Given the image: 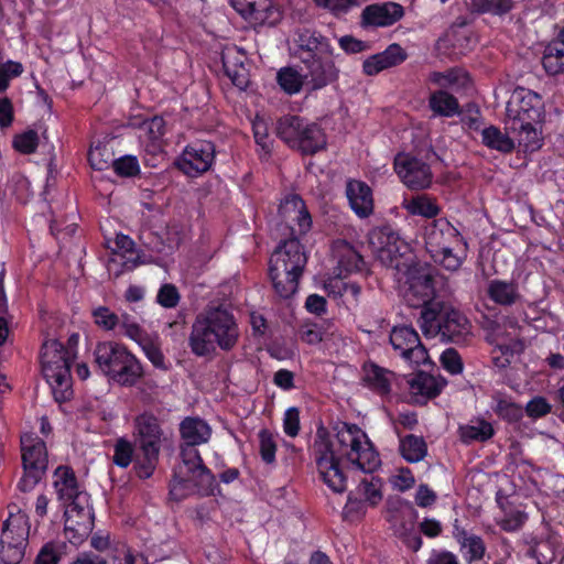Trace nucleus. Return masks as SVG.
Here are the masks:
<instances>
[{
	"mask_svg": "<svg viewBox=\"0 0 564 564\" xmlns=\"http://www.w3.org/2000/svg\"><path fill=\"white\" fill-rule=\"evenodd\" d=\"M240 330L235 315L221 305L207 306L192 324L191 351L197 357L213 354L217 347L229 351L238 343Z\"/></svg>",
	"mask_w": 564,
	"mask_h": 564,
	"instance_id": "nucleus-1",
	"label": "nucleus"
},
{
	"mask_svg": "<svg viewBox=\"0 0 564 564\" xmlns=\"http://www.w3.org/2000/svg\"><path fill=\"white\" fill-rule=\"evenodd\" d=\"M306 262L300 238L288 236L281 240L269 260V276L280 297L290 299L296 293Z\"/></svg>",
	"mask_w": 564,
	"mask_h": 564,
	"instance_id": "nucleus-2",
	"label": "nucleus"
},
{
	"mask_svg": "<svg viewBox=\"0 0 564 564\" xmlns=\"http://www.w3.org/2000/svg\"><path fill=\"white\" fill-rule=\"evenodd\" d=\"M182 463L174 469L170 482V496L181 501L191 495L208 497L218 488L216 477L204 464L197 449L181 447Z\"/></svg>",
	"mask_w": 564,
	"mask_h": 564,
	"instance_id": "nucleus-3",
	"label": "nucleus"
},
{
	"mask_svg": "<svg viewBox=\"0 0 564 564\" xmlns=\"http://www.w3.org/2000/svg\"><path fill=\"white\" fill-rule=\"evenodd\" d=\"M419 324L422 333L444 343L463 344L471 336L469 319L452 305L437 302L421 311Z\"/></svg>",
	"mask_w": 564,
	"mask_h": 564,
	"instance_id": "nucleus-4",
	"label": "nucleus"
},
{
	"mask_svg": "<svg viewBox=\"0 0 564 564\" xmlns=\"http://www.w3.org/2000/svg\"><path fill=\"white\" fill-rule=\"evenodd\" d=\"M74 355L57 339H47L41 349L43 376L52 388L55 401L62 403L70 399L72 375L70 366Z\"/></svg>",
	"mask_w": 564,
	"mask_h": 564,
	"instance_id": "nucleus-5",
	"label": "nucleus"
},
{
	"mask_svg": "<svg viewBox=\"0 0 564 564\" xmlns=\"http://www.w3.org/2000/svg\"><path fill=\"white\" fill-rule=\"evenodd\" d=\"M275 132L289 148L302 155H315L327 148V135L321 124L296 115L279 118Z\"/></svg>",
	"mask_w": 564,
	"mask_h": 564,
	"instance_id": "nucleus-6",
	"label": "nucleus"
},
{
	"mask_svg": "<svg viewBox=\"0 0 564 564\" xmlns=\"http://www.w3.org/2000/svg\"><path fill=\"white\" fill-rule=\"evenodd\" d=\"M94 355L99 370L120 386L132 387L143 376L140 361L122 345L99 343Z\"/></svg>",
	"mask_w": 564,
	"mask_h": 564,
	"instance_id": "nucleus-7",
	"label": "nucleus"
},
{
	"mask_svg": "<svg viewBox=\"0 0 564 564\" xmlns=\"http://www.w3.org/2000/svg\"><path fill=\"white\" fill-rule=\"evenodd\" d=\"M338 452L364 473H373L381 464L367 434L356 424L339 423L335 427Z\"/></svg>",
	"mask_w": 564,
	"mask_h": 564,
	"instance_id": "nucleus-8",
	"label": "nucleus"
},
{
	"mask_svg": "<svg viewBox=\"0 0 564 564\" xmlns=\"http://www.w3.org/2000/svg\"><path fill=\"white\" fill-rule=\"evenodd\" d=\"M368 241L372 253L382 265L397 271L409 267L410 246L391 226L371 229Z\"/></svg>",
	"mask_w": 564,
	"mask_h": 564,
	"instance_id": "nucleus-9",
	"label": "nucleus"
},
{
	"mask_svg": "<svg viewBox=\"0 0 564 564\" xmlns=\"http://www.w3.org/2000/svg\"><path fill=\"white\" fill-rule=\"evenodd\" d=\"M317 471L323 482L334 492L343 494L347 489V477L339 465L330 441L328 430L319 425L313 444Z\"/></svg>",
	"mask_w": 564,
	"mask_h": 564,
	"instance_id": "nucleus-10",
	"label": "nucleus"
},
{
	"mask_svg": "<svg viewBox=\"0 0 564 564\" xmlns=\"http://www.w3.org/2000/svg\"><path fill=\"white\" fill-rule=\"evenodd\" d=\"M23 476L18 482L22 492L31 491L42 479L47 468L46 444L39 436L25 434L21 437Z\"/></svg>",
	"mask_w": 564,
	"mask_h": 564,
	"instance_id": "nucleus-11",
	"label": "nucleus"
},
{
	"mask_svg": "<svg viewBox=\"0 0 564 564\" xmlns=\"http://www.w3.org/2000/svg\"><path fill=\"white\" fill-rule=\"evenodd\" d=\"M544 104L542 97L530 89L518 87L506 107V129H517L532 122H542Z\"/></svg>",
	"mask_w": 564,
	"mask_h": 564,
	"instance_id": "nucleus-12",
	"label": "nucleus"
},
{
	"mask_svg": "<svg viewBox=\"0 0 564 564\" xmlns=\"http://www.w3.org/2000/svg\"><path fill=\"white\" fill-rule=\"evenodd\" d=\"M28 533L26 516L21 512L10 513L3 522L0 539V558L4 564H19L22 561Z\"/></svg>",
	"mask_w": 564,
	"mask_h": 564,
	"instance_id": "nucleus-13",
	"label": "nucleus"
},
{
	"mask_svg": "<svg viewBox=\"0 0 564 564\" xmlns=\"http://www.w3.org/2000/svg\"><path fill=\"white\" fill-rule=\"evenodd\" d=\"M279 216L281 218L279 230L290 238H301L312 228L311 215L297 194H289L281 200Z\"/></svg>",
	"mask_w": 564,
	"mask_h": 564,
	"instance_id": "nucleus-14",
	"label": "nucleus"
},
{
	"mask_svg": "<svg viewBox=\"0 0 564 564\" xmlns=\"http://www.w3.org/2000/svg\"><path fill=\"white\" fill-rule=\"evenodd\" d=\"M408 284L405 299L410 306L425 310L435 301V283L433 270L427 267H408Z\"/></svg>",
	"mask_w": 564,
	"mask_h": 564,
	"instance_id": "nucleus-15",
	"label": "nucleus"
},
{
	"mask_svg": "<svg viewBox=\"0 0 564 564\" xmlns=\"http://www.w3.org/2000/svg\"><path fill=\"white\" fill-rule=\"evenodd\" d=\"M389 340L393 350L405 361L416 366L427 361V350L414 327L394 326L390 332Z\"/></svg>",
	"mask_w": 564,
	"mask_h": 564,
	"instance_id": "nucleus-16",
	"label": "nucleus"
},
{
	"mask_svg": "<svg viewBox=\"0 0 564 564\" xmlns=\"http://www.w3.org/2000/svg\"><path fill=\"white\" fill-rule=\"evenodd\" d=\"M394 171L402 183L410 189H425L431 186L433 173L431 166L421 159L406 153L394 158Z\"/></svg>",
	"mask_w": 564,
	"mask_h": 564,
	"instance_id": "nucleus-17",
	"label": "nucleus"
},
{
	"mask_svg": "<svg viewBox=\"0 0 564 564\" xmlns=\"http://www.w3.org/2000/svg\"><path fill=\"white\" fill-rule=\"evenodd\" d=\"M294 56L301 63L322 57H333L334 47L330 40L313 29H299L294 37Z\"/></svg>",
	"mask_w": 564,
	"mask_h": 564,
	"instance_id": "nucleus-18",
	"label": "nucleus"
},
{
	"mask_svg": "<svg viewBox=\"0 0 564 564\" xmlns=\"http://www.w3.org/2000/svg\"><path fill=\"white\" fill-rule=\"evenodd\" d=\"M505 325L512 332L505 335L498 326L494 333L497 345L492 350V362L498 368L508 367L513 356L523 352L525 348L518 322L514 318H509Z\"/></svg>",
	"mask_w": 564,
	"mask_h": 564,
	"instance_id": "nucleus-19",
	"label": "nucleus"
},
{
	"mask_svg": "<svg viewBox=\"0 0 564 564\" xmlns=\"http://www.w3.org/2000/svg\"><path fill=\"white\" fill-rule=\"evenodd\" d=\"M215 144L210 141L199 140L187 145L182 154L180 169L189 176H197L207 172L215 159Z\"/></svg>",
	"mask_w": 564,
	"mask_h": 564,
	"instance_id": "nucleus-20",
	"label": "nucleus"
},
{
	"mask_svg": "<svg viewBox=\"0 0 564 564\" xmlns=\"http://www.w3.org/2000/svg\"><path fill=\"white\" fill-rule=\"evenodd\" d=\"M54 487L58 499L66 506L83 507L89 506L88 495L80 490L74 470L68 466H58L54 471Z\"/></svg>",
	"mask_w": 564,
	"mask_h": 564,
	"instance_id": "nucleus-21",
	"label": "nucleus"
},
{
	"mask_svg": "<svg viewBox=\"0 0 564 564\" xmlns=\"http://www.w3.org/2000/svg\"><path fill=\"white\" fill-rule=\"evenodd\" d=\"M95 514L90 506L70 507L65 510V535L74 545H80L94 529Z\"/></svg>",
	"mask_w": 564,
	"mask_h": 564,
	"instance_id": "nucleus-22",
	"label": "nucleus"
},
{
	"mask_svg": "<svg viewBox=\"0 0 564 564\" xmlns=\"http://www.w3.org/2000/svg\"><path fill=\"white\" fill-rule=\"evenodd\" d=\"M404 15V9L397 2H378L366 6L360 14L362 29H378L391 26Z\"/></svg>",
	"mask_w": 564,
	"mask_h": 564,
	"instance_id": "nucleus-23",
	"label": "nucleus"
},
{
	"mask_svg": "<svg viewBox=\"0 0 564 564\" xmlns=\"http://www.w3.org/2000/svg\"><path fill=\"white\" fill-rule=\"evenodd\" d=\"M457 237L458 231L445 218L434 219L424 228L425 248L431 256L446 250L447 246L457 241Z\"/></svg>",
	"mask_w": 564,
	"mask_h": 564,
	"instance_id": "nucleus-24",
	"label": "nucleus"
},
{
	"mask_svg": "<svg viewBox=\"0 0 564 564\" xmlns=\"http://www.w3.org/2000/svg\"><path fill=\"white\" fill-rule=\"evenodd\" d=\"M305 68L304 78L312 90H318L334 83L338 78L339 70L333 57H322L302 63Z\"/></svg>",
	"mask_w": 564,
	"mask_h": 564,
	"instance_id": "nucleus-25",
	"label": "nucleus"
},
{
	"mask_svg": "<svg viewBox=\"0 0 564 564\" xmlns=\"http://www.w3.org/2000/svg\"><path fill=\"white\" fill-rule=\"evenodd\" d=\"M140 451H161L163 431L158 417L149 412L134 419Z\"/></svg>",
	"mask_w": 564,
	"mask_h": 564,
	"instance_id": "nucleus-26",
	"label": "nucleus"
},
{
	"mask_svg": "<svg viewBox=\"0 0 564 564\" xmlns=\"http://www.w3.org/2000/svg\"><path fill=\"white\" fill-rule=\"evenodd\" d=\"M345 193L350 208L359 218H368L373 214L372 189L366 182L356 178L347 180Z\"/></svg>",
	"mask_w": 564,
	"mask_h": 564,
	"instance_id": "nucleus-27",
	"label": "nucleus"
},
{
	"mask_svg": "<svg viewBox=\"0 0 564 564\" xmlns=\"http://www.w3.org/2000/svg\"><path fill=\"white\" fill-rule=\"evenodd\" d=\"M397 380V375L373 361H367L362 365L364 386L380 397H387L391 393L392 383Z\"/></svg>",
	"mask_w": 564,
	"mask_h": 564,
	"instance_id": "nucleus-28",
	"label": "nucleus"
},
{
	"mask_svg": "<svg viewBox=\"0 0 564 564\" xmlns=\"http://www.w3.org/2000/svg\"><path fill=\"white\" fill-rule=\"evenodd\" d=\"M406 57L408 54L403 47L398 43H392L383 52L365 59L362 70L368 76H375L384 69L400 65Z\"/></svg>",
	"mask_w": 564,
	"mask_h": 564,
	"instance_id": "nucleus-29",
	"label": "nucleus"
},
{
	"mask_svg": "<svg viewBox=\"0 0 564 564\" xmlns=\"http://www.w3.org/2000/svg\"><path fill=\"white\" fill-rule=\"evenodd\" d=\"M180 435L183 441L181 447H191L207 443L212 437V427L209 424L198 416H186L180 423Z\"/></svg>",
	"mask_w": 564,
	"mask_h": 564,
	"instance_id": "nucleus-30",
	"label": "nucleus"
},
{
	"mask_svg": "<svg viewBox=\"0 0 564 564\" xmlns=\"http://www.w3.org/2000/svg\"><path fill=\"white\" fill-rule=\"evenodd\" d=\"M453 535L459 544V551L467 564H473L484 560L487 546L481 536L469 533L457 524L454 525Z\"/></svg>",
	"mask_w": 564,
	"mask_h": 564,
	"instance_id": "nucleus-31",
	"label": "nucleus"
},
{
	"mask_svg": "<svg viewBox=\"0 0 564 564\" xmlns=\"http://www.w3.org/2000/svg\"><path fill=\"white\" fill-rule=\"evenodd\" d=\"M486 294L497 305L510 307L521 302L519 284L514 280L492 279L487 283Z\"/></svg>",
	"mask_w": 564,
	"mask_h": 564,
	"instance_id": "nucleus-32",
	"label": "nucleus"
},
{
	"mask_svg": "<svg viewBox=\"0 0 564 564\" xmlns=\"http://www.w3.org/2000/svg\"><path fill=\"white\" fill-rule=\"evenodd\" d=\"M165 132V121L162 117L144 120L139 127V140L144 151L151 155L162 153V137Z\"/></svg>",
	"mask_w": 564,
	"mask_h": 564,
	"instance_id": "nucleus-33",
	"label": "nucleus"
},
{
	"mask_svg": "<svg viewBox=\"0 0 564 564\" xmlns=\"http://www.w3.org/2000/svg\"><path fill=\"white\" fill-rule=\"evenodd\" d=\"M408 384L411 393L417 398L416 401L420 402V399H422L425 402L436 398L442 392L446 381L424 371H419L408 379Z\"/></svg>",
	"mask_w": 564,
	"mask_h": 564,
	"instance_id": "nucleus-34",
	"label": "nucleus"
},
{
	"mask_svg": "<svg viewBox=\"0 0 564 564\" xmlns=\"http://www.w3.org/2000/svg\"><path fill=\"white\" fill-rule=\"evenodd\" d=\"M334 252L338 261L340 272L350 273L360 271L364 267V259L360 253L347 241H337Z\"/></svg>",
	"mask_w": 564,
	"mask_h": 564,
	"instance_id": "nucleus-35",
	"label": "nucleus"
},
{
	"mask_svg": "<svg viewBox=\"0 0 564 564\" xmlns=\"http://www.w3.org/2000/svg\"><path fill=\"white\" fill-rule=\"evenodd\" d=\"M237 54L236 51L228 50L223 53L221 62L225 74L231 79L232 84L240 89H245L249 84V73L243 63L234 56Z\"/></svg>",
	"mask_w": 564,
	"mask_h": 564,
	"instance_id": "nucleus-36",
	"label": "nucleus"
},
{
	"mask_svg": "<svg viewBox=\"0 0 564 564\" xmlns=\"http://www.w3.org/2000/svg\"><path fill=\"white\" fill-rule=\"evenodd\" d=\"M459 438L464 444H471L474 442H487L495 435V430L491 423L486 420L479 419L471 421L469 424L460 425L458 429Z\"/></svg>",
	"mask_w": 564,
	"mask_h": 564,
	"instance_id": "nucleus-37",
	"label": "nucleus"
},
{
	"mask_svg": "<svg viewBox=\"0 0 564 564\" xmlns=\"http://www.w3.org/2000/svg\"><path fill=\"white\" fill-rule=\"evenodd\" d=\"M481 142L491 150L508 154L516 148L514 140L508 132H502L496 126H489L481 131Z\"/></svg>",
	"mask_w": 564,
	"mask_h": 564,
	"instance_id": "nucleus-38",
	"label": "nucleus"
},
{
	"mask_svg": "<svg viewBox=\"0 0 564 564\" xmlns=\"http://www.w3.org/2000/svg\"><path fill=\"white\" fill-rule=\"evenodd\" d=\"M514 0H465L467 10L473 13L502 17L514 8Z\"/></svg>",
	"mask_w": 564,
	"mask_h": 564,
	"instance_id": "nucleus-39",
	"label": "nucleus"
},
{
	"mask_svg": "<svg viewBox=\"0 0 564 564\" xmlns=\"http://www.w3.org/2000/svg\"><path fill=\"white\" fill-rule=\"evenodd\" d=\"M541 122H532L530 124H525L523 122V127L517 129H506L512 134L517 135V140L520 147L524 149V151H535L542 147V138L541 130L539 129Z\"/></svg>",
	"mask_w": 564,
	"mask_h": 564,
	"instance_id": "nucleus-40",
	"label": "nucleus"
},
{
	"mask_svg": "<svg viewBox=\"0 0 564 564\" xmlns=\"http://www.w3.org/2000/svg\"><path fill=\"white\" fill-rule=\"evenodd\" d=\"M399 451L409 463H419L427 455V444L422 436L409 434L400 440Z\"/></svg>",
	"mask_w": 564,
	"mask_h": 564,
	"instance_id": "nucleus-41",
	"label": "nucleus"
},
{
	"mask_svg": "<svg viewBox=\"0 0 564 564\" xmlns=\"http://www.w3.org/2000/svg\"><path fill=\"white\" fill-rule=\"evenodd\" d=\"M431 110L443 117H453L459 113V104L456 97L441 89L431 94L429 98Z\"/></svg>",
	"mask_w": 564,
	"mask_h": 564,
	"instance_id": "nucleus-42",
	"label": "nucleus"
},
{
	"mask_svg": "<svg viewBox=\"0 0 564 564\" xmlns=\"http://www.w3.org/2000/svg\"><path fill=\"white\" fill-rule=\"evenodd\" d=\"M404 208L411 215L423 216L426 218L436 217L441 212L436 200L425 194L416 195L410 200H406Z\"/></svg>",
	"mask_w": 564,
	"mask_h": 564,
	"instance_id": "nucleus-43",
	"label": "nucleus"
},
{
	"mask_svg": "<svg viewBox=\"0 0 564 564\" xmlns=\"http://www.w3.org/2000/svg\"><path fill=\"white\" fill-rule=\"evenodd\" d=\"M276 82L285 94L292 96L301 91L305 78L304 74H301L299 70L291 66H286L278 70Z\"/></svg>",
	"mask_w": 564,
	"mask_h": 564,
	"instance_id": "nucleus-44",
	"label": "nucleus"
},
{
	"mask_svg": "<svg viewBox=\"0 0 564 564\" xmlns=\"http://www.w3.org/2000/svg\"><path fill=\"white\" fill-rule=\"evenodd\" d=\"M381 480L378 477L371 476L370 479L364 478L358 487L357 494L364 498L365 502H369L371 506L378 505L381 499Z\"/></svg>",
	"mask_w": 564,
	"mask_h": 564,
	"instance_id": "nucleus-45",
	"label": "nucleus"
},
{
	"mask_svg": "<svg viewBox=\"0 0 564 564\" xmlns=\"http://www.w3.org/2000/svg\"><path fill=\"white\" fill-rule=\"evenodd\" d=\"M147 358L152 362L155 368L159 369H167L165 365V357L160 348V344L156 339L151 338L149 335H145L142 339L138 341Z\"/></svg>",
	"mask_w": 564,
	"mask_h": 564,
	"instance_id": "nucleus-46",
	"label": "nucleus"
},
{
	"mask_svg": "<svg viewBox=\"0 0 564 564\" xmlns=\"http://www.w3.org/2000/svg\"><path fill=\"white\" fill-rule=\"evenodd\" d=\"M112 152L105 144L98 143L90 148L88 153V161L90 166L96 171H105L109 169L115 159Z\"/></svg>",
	"mask_w": 564,
	"mask_h": 564,
	"instance_id": "nucleus-47",
	"label": "nucleus"
},
{
	"mask_svg": "<svg viewBox=\"0 0 564 564\" xmlns=\"http://www.w3.org/2000/svg\"><path fill=\"white\" fill-rule=\"evenodd\" d=\"M325 333L323 324L312 321L303 322L297 332L300 339L307 345H317L323 341Z\"/></svg>",
	"mask_w": 564,
	"mask_h": 564,
	"instance_id": "nucleus-48",
	"label": "nucleus"
},
{
	"mask_svg": "<svg viewBox=\"0 0 564 564\" xmlns=\"http://www.w3.org/2000/svg\"><path fill=\"white\" fill-rule=\"evenodd\" d=\"M142 457L135 460L134 470L137 476L140 479L150 478L159 463V454L158 451H141Z\"/></svg>",
	"mask_w": 564,
	"mask_h": 564,
	"instance_id": "nucleus-49",
	"label": "nucleus"
},
{
	"mask_svg": "<svg viewBox=\"0 0 564 564\" xmlns=\"http://www.w3.org/2000/svg\"><path fill=\"white\" fill-rule=\"evenodd\" d=\"M494 411L499 417L510 423L519 422L523 416L522 406L508 399H498Z\"/></svg>",
	"mask_w": 564,
	"mask_h": 564,
	"instance_id": "nucleus-50",
	"label": "nucleus"
},
{
	"mask_svg": "<svg viewBox=\"0 0 564 564\" xmlns=\"http://www.w3.org/2000/svg\"><path fill=\"white\" fill-rule=\"evenodd\" d=\"M134 447L132 443L123 437L117 440L113 446L112 462L121 468H127L133 458Z\"/></svg>",
	"mask_w": 564,
	"mask_h": 564,
	"instance_id": "nucleus-51",
	"label": "nucleus"
},
{
	"mask_svg": "<svg viewBox=\"0 0 564 564\" xmlns=\"http://www.w3.org/2000/svg\"><path fill=\"white\" fill-rule=\"evenodd\" d=\"M259 437V452L262 460L267 464L275 462L276 443L273 434L263 429L258 434Z\"/></svg>",
	"mask_w": 564,
	"mask_h": 564,
	"instance_id": "nucleus-52",
	"label": "nucleus"
},
{
	"mask_svg": "<svg viewBox=\"0 0 564 564\" xmlns=\"http://www.w3.org/2000/svg\"><path fill=\"white\" fill-rule=\"evenodd\" d=\"M13 148L22 154L34 153L39 145V135L34 130H28L17 134L12 141Z\"/></svg>",
	"mask_w": 564,
	"mask_h": 564,
	"instance_id": "nucleus-53",
	"label": "nucleus"
},
{
	"mask_svg": "<svg viewBox=\"0 0 564 564\" xmlns=\"http://www.w3.org/2000/svg\"><path fill=\"white\" fill-rule=\"evenodd\" d=\"M117 175L122 177H132L140 172V166L135 156L124 155L119 159H115L111 165Z\"/></svg>",
	"mask_w": 564,
	"mask_h": 564,
	"instance_id": "nucleus-54",
	"label": "nucleus"
},
{
	"mask_svg": "<svg viewBox=\"0 0 564 564\" xmlns=\"http://www.w3.org/2000/svg\"><path fill=\"white\" fill-rule=\"evenodd\" d=\"M524 411L529 417L538 420L550 414L552 405L546 398L536 395L527 403Z\"/></svg>",
	"mask_w": 564,
	"mask_h": 564,
	"instance_id": "nucleus-55",
	"label": "nucleus"
},
{
	"mask_svg": "<svg viewBox=\"0 0 564 564\" xmlns=\"http://www.w3.org/2000/svg\"><path fill=\"white\" fill-rule=\"evenodd\" d=\"M118 325L123 329L124 334L135 343H138L145 335H148L134 321V318L127 313L121 314V316H119Z\"/></svg>",
	"mask_w": 564,
	"mask_h": 564,
	"instance_id": "nucleus-56",
	"label": "nucleus"
},
{
	"mask_svg": "<svg viewBox=\"0 0 564 564\" xmlns=\"http://www.w3.org/2000/svg\"><path fill=\"white\" fill-rule=\"evenodd\" d=\"M59 560V546L54 542H47L40 550L34 564H58Z\"/></svg>",
	"mask_w": 564,
	"mask_h": 564,
	"instance_id": "nucleus-57",
	"label": "nucleus"
},
{
	"mask_svg": "<svg viewBox=\"0 0 564 564\" xmlns=\"http://www.w3.org/2000/svg\"><path fill=\"white\" fill-rule=\"evenodd\" d=\"M158 303L166 308L175 307L180 301V294L175 285L163 284L156 296Z\"/></svg>",
	"mask_w": 564,
	"mask_h": 564,
	"instance_id": "nucleus-58",
	"label": "nucleus"
},
{
	"mask_svg": "<svg viewBox=\"0 0 564 564\" xmlns=\"http://www.w3.org/2000/svg\"><path fill=\"white\" fill-rule=\"evenodd\" d=\"M95 322L106 330H111L119 324V316L106 306H100L94 311Z\"/></svg>",
	"mask_w": 564,
	"mask_h": 564,
	"instance_id": "nucleus-59",
	"label": "nucleus"
},
{
	"mask_svg": "<svg viewBox=\"0 0 564 564\" xmlns=\"http://www.w3.org/2000/svg\"><path fill=\"white\" fill-rule=\"evenodd\" d=\"M441 364L445 370L452 375H458L463 371V361L459 354L453 349L447 348L441 355Z\"/></svg>",
	"mask_w": 564,
	"mask_h": 564,
	"instance_id": "nucleus-60",
	"label": "nucleus"
},
{
	"mask_svg": "<svg viewBox=\"0 0 564 564\" xmlns=\"http://www.w3.org/2000/svg\"><path fill=\"white\" fill-rule=\"evenodd\" d=\"M273 10L274 6L272 0H256L247 18L263 23L271 17Z\"/></svg>",
	"mask_w": 564,
	"mask_h": 564,
	"instance_id": "nucleus-61",
	"label": "nucleus"
},
{
	"mask_svg": "<svg viewBox=\"0 0 564 564\" xmlns=\"http://www.w3.org/2000/svg\"><path fill=\"white\" fill-rule=\"evenodd\" d=\"M431 257L436 263L441 264L446 270L455 271L462 264L460 258L453 253L452 246H447L446 250H441L440 254L434 253Z\"/></svg>",
	"mask_w": 564,
	"mask_h": 564,
	"instance_id": "nucleus-62",
	"label": "nucleus"
},
{
	"mask_svg": "<svg viewBox=\"0 0 564 564\" xmlns=\"http://www.w3.org/2000/svg\"><path fill=\"white\" fill-rule=\"evenodd\" d=\"M284 433L290 437L297 436L300 432V411L297 408L292 406L284 413L283 419Z\"/></svg>",
	"mask_w": 564,
	"mask_h": 564,
	"instance_id": "nucleus-63",
	"label": "nucleus"
},
{
	"mask_svg": "<svg viewBox=\"0 0 564 564\" xmlns=\"http://www.w3.org/2000/svg\"><path fill=\"white\" fill-rule=\"evenodd\" d=\"M460 74L458 69H449L445 73L433 72L430 74L429 79L441 87H449L458 83Z\"/></svg>",
	"mask_w": 564,
	"mask_h": 564,
	"instance_id": "nucleus-64",
	"label": "nucleus"
}]
</instances>
